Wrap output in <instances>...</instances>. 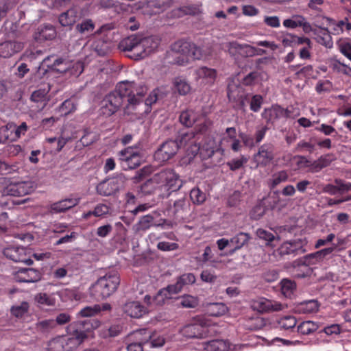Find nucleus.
I'll list each match as a JSON object with an SVG mask.
<instances>
[{"instance_id":"41","label":"nucleus","mask_w":351,"mask_h":351,"mask_svg":"<svg viewBox=\"0 0 351 351\" xmlns=\"http://www.w3.org/2000/svg\"><path fill=\"white\" fill-rule=\"evenodd\" d=\"M35 301L42 306H54L56 300L53 294L39 293L35 295Z\"/></svg>"},{"instance_id":"18","label":"nucleus","mask_w":351,"mask_h":351,"mask_svg":"<svg viewBox=\"0 0 351 351\" xmlns=\"http://www.w3.org/2000/svg\"><path fill=\"white\" fill-rule=\"evenodd\" d=\"M283 25L289 29L302 27L305 34H309L313 30L311 24L307 21L306 18L299 14L293 15L291 18L284 20Z\"/></svg>"},{"instance_id":"28","label":"nucleus","mask_w":351,"mask_h":351,"mask_svg":"<svg viewBox=\"0 0 351 351\" xmlns=\"http://www.w3.org/2000/svg\"><path fill=\"white\" fill-rule=\"evenodd\" d=\"M80 17L75 8H71L59 16V22L62 26H72Z\"/></svg>"},{"instance_id":"46","label":"nucleus","mask_w":351,"mask_h":351,"mask_svg":"<svg viewBox=\"0 0 351 351\" xmlns=\"http://www.w3.org/2000/svg\"><path fill=\"white\" fill-rule=\"evenodd\" d=\"M141 40L148 56L158 48L160 41L157 36L143 37L141 36Z\"/></svg>"},{"instance_id":"12","label":"nucleus","mask_w":351,"mask_h":351,"mask_svg":"<svg viewBox=\"0 0 351 351\" xmlns=\"http://www.w3.org/2000/svg\"><path fill=\"white\" fill-rule=\"evenodd\" d=\"M34 190V182L25 181L8 184L3 189V194L10 196H23Z\"/></svg>"},{"instance_id":"25","label":"nucleus","mask_w":351,"mask_h":351,"mask_svg":"<svg viewBox=\"0 0 351 351\" xmlns=\"http://www.w3.org/2000/svg\"><path fill=\"white\" fill-rule=\"evenodd\" d=\"M326 20L332 33L335 35H339L344 32L349 33L351 30V21L348 17H344L339 21H335L330 18H326Z\"/></svg>"},{"instance_id":"21","label":"nucleus","mask_w":351,"mask_h":351,"mask_svg":"<svg viewBox=\"0 0 351 351\" xmlns=\"http://www.w3.org/2000/svg\"><path fill=\"white\" fill-rule=\"evenodd\" d=\"M183 285L179 280L173 285H170L167 287L160 289L155 295V300L157 304H163L167 299L171 298L172 295L178 293L182 291Z\"/></svg>"},{"instance_id":"37","label":"nucleus","mask_w":351,"mask_h":351,"mask_svg":"<svg viewBox=\"0 0 351 351\" xmlns=\"http://www.w3.org/2000/svg\"><path fill=\"white\" fill-rule=\"evenodd\" d=\"M297 324V320L292 315H286L280 318L277 322V328L280 330L289 331L293 330Z\"/></svg>"},{"instance_id":"48","label":"nucleus","mask_w":351,"mask_h":351,"mask_svg":"<svg viewBox=\"0 0 351 351\" xmlns=\"http://www.w3.org/2000/svg\"><path fill=\"white\" fill-rule=\"evenodd\" d=\"M150 337V332L147 329H141L134 331L131 335V338L134 339L136 341L134 343H141L143 347V344L149 343V338Z\"/></svg>"},{"instance_id":"61","label":"nucleus","mask_w":351,"mask_h":351,"mask_svg":"<svg viewBox=\"0 0 351 351\" xmlns=\"http://www.w3.org/2000/svg\"><path fill=\"white\" fill-rule=\"evenodd\" d=\"M165 343V339L162 335L157 333H150V337L149 338V343L152 348H159L162 347Z\"/></svg>"},{"instance_id":"22","label":"nucleus","mask_w":351,"mask_h":351,"mask_svg":"<svg viewBox=\"0 0 351 351\" xmlns=\"http://www.w3.org/2000/svg\"><path fill=\"white\" fill-rule=\"evenodd\" d=\"M298 159V164L303 165L304 167H308L309 171L315 173L319 171L324 167H326L330 164V160L326 156H321L317 160L310 162L304 156H298L295 157Z\"/></svg>"},{"instance_id":"62","label":"nucleus","mask_w":351,"mask_h":351,"mask_svg":"<svg viewBox=\"0 0 351 351\" xmlns=\"http://www.w3.org/2000/svg\"><path fill=\"white\" fill-rule=\"evenodd\" d=\"M242 47L243 45H241L237 42H230L228 43L227 45V48L229 53L234 58L241 56Z\"/></svg>"},{"instance_id":"23","label":"nucleus","mask_w":351,"mask_h":351,"mask_svg":"<svg viewBox=\"0 0 351 351\" xmlns=\"http://www.w3.org/2000/svg\"><path fill=\"white\" fill-rule=\"evenodd\" d=\"M24 45L21 42L5 41L0 43V57L9 58L23 49Z\"/></svg>"},{"instance_id":"38","label":"nucleus","mask_w":351,"mask_h":351,"mask_svg":"<svg viewBox=\"0 0 351 351\" xmlns=\"http://www.w3.org/2000/svg\"><path fill=\"white\" fill-rule=\"evenodd\" d=\"M319 326L318 323L313 321L307 320L301 322L298 326L297 329L298 332L302 335H310L315 332L319 328Z\"/></svg>"},{"instance_id":"5","label":"nucleus","mask_w":351,"mask_h":351,"mask_svg":"<svg viewBox=\"0 0 351 351\" xmlns=\"http://www.w3.org/2000/svg\"><path fill=\"white\" fill-rule=\"evenodd\" d=\"M180 123L186 127H191L196 123V130L197 132H203L210 125L206 116L193 109L189 108L181 112L180 115Z\"/></svg>"},{"instance_id":"52","label":"nucleus","mask_w":351,"mask_h":351,"mask_svg":"<svg viewBox=\"0 0 351 351\" xmlns=\"http://www.w3.org/2000/svg\"><path fill=\"white\" fill-rule=\"evenodd\" d=\"M167 176V169L156 173L149 182L156 185V187L162 188L165 189Z\"/></svg>"},{"instance_id":"13","label":"nucleus","mask_w":351,"mask_h":351,"mask_svg":"<svg viewBox=\"0 0 351 351\" xmlns=\"http://www.w3.org/2000/svg\"><path fill=\"white\" fill-rule=\"evenodd\" d=\"M3 254L14 262L24 263L27 265H31L33 263V261L27 256V250L23 247H8L3 250Z\"/></svg>"},{"instance_id":"39","label":"nucleus","mask_w":351,"mask_h":351,"mask_svg":"<svg viewBox=\"0 0 351 351\" xmlns=\"http://www.w3.org/2000/svg\"><path fill=\"white\" fill-rule=\"evenodd\" d=\"M31 99L36 104H38V111H41L47 104V93L45 90H37L33 92L31 95Z\"/></svg>"},{"instance_id":"44","label":"nucleus","mask_w":351,"mask_h":351,"mask_svg":"<svg viewBox=\"0 0 351 351\" xmlns=\"http://www.w3.org/2000/svg\"><path fill=\"white\" fill-rule=\"evenodd\" d=\"M77 109V103L73 99H66L57 108L60 116H66L70 113L75 112Z\"/></svg>"},{"instance_id":"58","label":"nucleus","mask_w":351,"mask_h":351,"mask_svg":"<svg viewBox=\"0 0 351 351\" xmlns=\"http://www.w3.org/2000/svg\"><path fill=\"white\" fill-rule=\"evenodd\" d=\"M94 29L95 25L91 19L84 20L76 26V29L81 34L91 33Z\"/></svg>"},{"instance_id":"24","label":"nucleus","mask_w":351,"mask_h":351,"mask_svg":"<svg viewBox=\"0 0 351 351\" xmlns=\"http://www.w3.org/2000/svg\"><path fill=\"white\" fill-rule=\"evenodd\" d=\"M123 311L131 317L140 318L148 313V309L138 301H130L124 304Z\"/></svg>"},{"instance_id":"59","label":"nucleus","mask_w":351,"mask_h":351,"mask_svg":"<svg viewBox=\"0 0 351 351\" xmlns=\"http://www.w3.org/2000/svg\"><path fill=\"white\" fill-rule=\"evenodd\" d=\"M256 235L260 239L265 241L266 245H271V243L275 240V236L271 231L263 228L257 229Z\"/></svg>"},{"instance_id":"11","label":"nucleus","mask_w":351,"mask_h":351,"mask_svg":"<svg viewBox=\"0 0 351 351\" xmlns=\"http://www.w3.org/2000/svg\"><path fill=\"white\" fill-rule=\"evenodd\" d=\"M336 248L337 246H331L322 249L314 253L308 254L301 258L299 261V263L302 265L308 267L318 265L321 263L326 256L331 254Z\"/></svg>"},{"instance_id":"32","label":"nucleus","mask_w":351,"mask_h":351,"mask_svg":"<svg viewBox=\"0 0 351 351\" xmlns=\"http://www.w3.org/2000/svg\"><path fill=\"white\" fill-rule=\"evenodd\" d=\"M154 225V217L146 215L141 217L138 221L132 227L135 234H142L148 230Z\"/></svg>"},{"instance_id":"56","label":"nucleus","mask_w":351,"mask_h":351,"mask_svg":"<svg viewBox=\"0 0 351 351\" xmlns=\"http://www.w3.org/2000/svg\"><path fill=\"white\" fill-rule=\"evenodd\" d=\"M29 307V304L27 302H23L19 305L13 306L11 308V313L16 317H22L27 313Z\"/></svg>"},{"instance_id":"6","label":"nucleus","mask_w":351,"mask_h":351,"mask_svg":"<svg viewBox=\"0 0 351 351\" xmlns=\"http://www.w3.org/2000/svg\"><path fill=\"white\" fill-rule=\"evenodd\" d=\"M194 49L195 43L184 40H179L171 46V51L179 55L175 62L180 66H185L193 60Z\"/></svg>"},{"instance_id":"27","label":"nucleus","mask_w":351,"mask_h":351,"mask_svg":"<svg viewBox=\"0 0 351 351\" xmlns=\"http://www.w3.org/2000/svg\"><path fill=\"white\" fill-rule=\"evenodd\" d=\"M250 235L245 232H239L230 239V246L233 247L228 252V255H232L236 251L242 248L246 245L250 239Z\"/></svg>"},{"instance_id":"63","label":"nucleus","mask_w":351,"mask_h":351,"mask_svg":"<svg viewBox=\"0 0 351 351\" xmlns=\"http://www.w3.org/2000/svg\"><path fill=\"white\" fill-rule=\"evenodd\" d=\"M191 200L195 204H202L206 199L205 193L201 191L198 188L193 189L190 193Z\"/></svg>"},{"instance_id":"14","label":"nucleus","mask_w":351,"mask_h":351,"mask_svg":"<svg viewBox=\"0 0 351 351\" xmlns=\"http://www.w3.org/2000/svg\"><path fill=\"white\" fill-rule=\"evenodd\" d=\"M207 326L206 322L199 319L198 323L184 326L180 330V333L187 338H203L208 334Z\"/></svg>"},{"instance_id":"8","label":"nucleus","mask_w":351,"mask_h":351,"mask_svg":"<svg viewBox=\"0 0 351 351\" xmlns=\"http://www.w3.org/2000/svg\"><path fill=\"white\" fill-rule=\"evenodd\" d=\"M250 305L254 311H256L259 313L280 311L287 307V305H285L280 302L269 300L262 297L252 300Z\"/></svg>"},{"instance_id":"4","label":"nucleus","mask_w":351,"mask_h":351,"mask_svg":"<svg viewBox=\"0 0 351 351\" xmlns=\"http://www.w3.org/2000/svg\"><path fill=\"white\" fill-rule=\"evenodd\" d=\"M119 49L128 52L127 56L131 59L141 60L148 56L141 35H132L122 40L119 43Z\"/></svg>"},{"instance_id":"60","label":"nucleus","mask_w":351,"mask_h":351,"mask_svg":"<svg viewBox=\"0 0 351 351\" xmlns=\"http://www.w3.org/2000/svg\"><path fill=\"white\" fill-rule=\"evenodd\" d=\"M248 161V158L245 156H241L239 158H234L227 162V165L232 171L237 170L241 168Z\"/></svg>"},{"instance_id":"55","label":"nucleus","mask_w":351,"mask_h":351,"mask_svg":"<svg viewBox=\"0 0 351 351\" xmlns=\"http://www.w3.org/2000/svg\"><path fill=\"white\" fill-rule=\"evenodd\" d=\"M198 303V298L191 295H184L180 298V305L183 308H195Z\"/></svg>"},{"instance_id":"33","label":"nucleus","mask_w":351,"mask_h":351,"mask_svg":"<svg viewBox=\"0 0 351 351\" xmlns=\"http://www.w3.org/2000/svg\"><path fill=\"white\" fill-rule=\"evenodd\" d=\"M267 80V74L265 71H255L248 73L243 80L245 86H253Z\"/></svg>"},{"instance_id":"64","label":"nucleus","mask_w":351,"mask_h":351,"mask_svg":"<svg viewBox=\"0 0 351 351\" xmlns=\"http://www.w3.org/2000/svg\"><path fill=\"white\" fill-rule=\"evenodd\" d=\"M96 140V135L88 130L84 131V135L80 138V142L84 146L92 144Z\"/></svg>"},{"instance_id":"42","label":"nucleus","mask_w":351,"mask_h":351,"mask_svg":"<svg viewBox=\"0 0 351 351\" xmlns=\"http://www.w3.org/2000/svg\"><path fill=\"white\" fill-rule=\"evenodd\" d=\"M180 145L190 146L193 154H195L199 149V146L196 144L195 140V134L193 132L182 135L180 138Z\"/></svg>"},{"instance_id":"17","label":"nucleus","mask_w":351,"mask_h":351,"mask_svg":"<svg viewBox=\"0 0 351 351\" xmlns=\"http://www.w3.org/2000/svg\"><path fill=\"white\" fill-rule=\"evenodd\" d=\"M274 146L271 144H263L258 152L254 156V161L256 166H266L274 159Z\"/></svg>"},{"instance_id":"3","label":"nucleus","mask_w":351,"mask_h":351,"mask_svg":"<svg viewBox=\"0 0 351 351\" xmlns=\"http://www.w3.org/2000/svg\"><path fill=\"white\" fill-rule=\"evenodd\" d=\"M83 322H73L68 327V333L62 335L65 351H75L88 338V330L83 329Z\"/></svg>"},{"instance_id":"7","label":"nucleus","mask_w":351,"mask_h":351,"mask_svg":"<svg viewBox=\"0 0 351 351\" xmlns=\"http://www.w3.org/2000/svg\"><path fill=\"white\" fill-rule=\"evenodd\" d=\"M119 160L126 169L137 168L143 161V152L137 145L130 146L119 152Z\"/></svg>"},{"instance_id":"19","label":"nucleus","mask_w":351,"mask_h":351,"mask_svg":"<svg viewBox=\"0 0 351 351\" xmlns=\"http://www.w3.org/2000/svg\"><path fill=\"white\" fill-rule=\"evenodd\" d=\"M41 278L40 273L33 268L19 269L14 274V279L19 282H35Z\"/></svg>"},{"instance_id":"16","label":"nucleus","mask_w":351,"mask_h":351,"mask_svg":"<svg viewBox=\"0 0 351 351\" xmlns=\"http://www.w3.org/2000/svg\"><path fill=\"white\" fill-rule=\"evenodd\" d=\"M80 199L79 197L71 195L69 197L51 204L49 207V211L51 214L64 213L77 206L80 203Z\"/></svg>"},{"instance_id":"34","label":"nucleus","mask_w":351,"mask_h":351,"mask_svg":"<svg viewBox=\"0 0 351 351\" xmlns=\"http://www.w3.org/2000/svg\"><path fill=\"white\" fill-rule=\"evenodd\" d=\"M204 348L206 351H228L230 344L226 340L215 339L205 343Z\"/></svg>"},{"instance_id":"53","label":"nucleus","mask_w":351,"mask_h":351,"mask_svg":"<svg viewBox=\"0 0 351 351\" xmlns=\"http://www.w3.org/2000/svg\"><path fill=\"white\" fill-rule=\"evenodd\" d=\"M101 312V305L95 304L93 306H87L80 310L78 315L82 317H92L97 315Z\"/></svg>"},{"instance_id":"57","label":"nucleus","mask_w":351,"mask_h":351,"mask_svg":"<svg viewBox=\"0 0 351 351\" xmlns=\"http://www.w3.org/2000/svg\"><path fill=\"white\" fill-rule=\"evenodd\" d=\"M64 60L62 58H58L56 56H50L43 60L42 64L44 66H47L52 69H56V66L62 64Z\"/></svg>"},{"instance_id":"10","label":"nucleus","mask_w":351,"mask_h":351,"mask_svg":"<svg viewBox=\"0 0 351 351\" xmlns=\"http://www.w3.org/2000/svg\"><path fill=\"white\" fill-rule=\"evenodd\" d=\"M124 182V176L120 175L99 183L97 186V191L104 196L112 195L123 186Z\"/></svg>"},{"instance_id":"15","label":"nucleus","mask_w":351,"mask_h":351,"mask_svg":"<svg viewBox=\"0 0 351 351\" xmlns=\"http://www.w3.org/2000/svg\"><path fill=\"white\" fill-rule=\"evenodd\" d=\"M195 80L201 85L212 86L216 81L217 72L215 69L200 66L194 72Z\"/></svg>"},{"instance_id":"51","label":"nucleus","mask_w":351,"mask_h":351,"mask_svg":"<svg viewBox=\"0 0 351 351\" xmlns=\"http://www.w3.org/2000/svg\"><path fill=\"white\" fill-rule=\"evenodd\" d=\"M56 327V322L53 319L38 322L36 325V330L42 333H48Z\"/></svg>"},{"instance_id":"36","label":"nucleus","mask_w":351,"mask_h":351,"mask_svg":"<svg viewBox=\"0 0 351 351\" xmlns=\"http://www.w3.org/2000/svg\"><path fill=\"white\" fill-rule=\"evenodd\" d=\"M289 179L287 171L281 170L273 173L268 180V186L271 189H274L281 183L285 182Z\"/></svg>"},{"instance_id":"9","label":"nucleus","mask_w":351,"mask_h":351,"mask_svg":"<svg viewBox=\"0 0 351 351\" xmlns=\"http://www.w3.org/2000/svg\"><path fill=\"white\" fill-rule=\"evenodd\" d=\"M179 149L178 143L175 141H167L163 143L155 152L154 160L159 163L165 162L171 159Z\"/></svg>"},{"instance_id":"54","label":"nucleus","mask_w":351,"mask_h":351,"mask_svg":"<svg viewBox=\"0 0 351 351\" xmlns=\"http://www.w3.org/2000/svg\"><path fill=\"white\" fill-rule=\"evenodd\" d=\"M48 351H65L62 336L51 339L47 343Z\"/></svg>"},{"instance_id":"2","label":"nucleus","mask_w":351,"mask_h":351,"mask_svg":"<svg viewBox=\"0 0 351 351\" xmlns=\"http://www.w3.org/2000/svg\"><path fill=\"white\" fill-rule=\"evenodd\" d=\"M120 283L118 274L112 271L100 277L90 288V295L97 301L104 300L114 293Z\"/></svg>"},{"instance_id":"35","label":"nucleus","mask_w":351,"mask_h":351,"mask_svg":"<svg viewBox=\"0 0 351 351\" xmlns=\"http://www.w3.org/2000/svg\"><path fill=\"white\" fill-rule=\"evenodd\" d=\"M173 87L175 92L180 95H186L190 93L191 87L189 82L182 77H175L173 81Z\"/></svg>"},{"instance_id":"30","label":"nucleus","mask_w":351,"mask_h":351,"mask_svg":"<svg viewBox=\"0 0 351 351\" xmlns=\"http://www.w3.org/2000/svg\"><path fill=\"white\" fill-rule=\"evenodd\" d=\"M165 182V191H176L182 185V182L179 176L172 169H167V180Z\"/></svg>"},{"instance_id":"47","label":"nucleus","mask_w":351,"mask_h":351,"mask_svg":"<svg viewBox=\"0 0 351 351\" xmlns=\"http://www.w3.org/2000/svg\"><path fill=\"white\" fill-rule=\"evenodd\" d=\"M38 34L40 40H52L56 36V31L53 25H45L38 28Z\"/></svg>"},{"instance_id":"49","label":"nucleus","mask_w":351,"mask_h":351,"mask_svg":"<svg viewBox=\"0 0 351 351\" xmlns=\"http://www.w3.org/2000/svg\"><path fill=\"white\" fill-rule=\"evenodd\" d=\"M337 46L339 51L351 61V40L341 38L337 42Z\"/></svg>"},{"instance_id":"20","label":"nucleus","mask_w":351,"mask_h":351,"mask_svg":"<svg viewBox=\"0 0 351 351\" xmlns=\"http://www.w3.org/2000/svg\"><path fill=\"white\" fill-rule=\"evenodd\" d=\"M262 117L265 119L267 123H271L280 118H291V116L289 108L284 109L276 105L269 108L265 109L262 112Z\"/></svg>"},{"instance_id":"50","label":"nucleus","mask_w":351,"mask_h":351,"mask_svg":"<svg viewBox=\"0 0 351 351\" xmlns=\"http://www.w3.org/2000/svg\"><path fill=\"white\" fill-rule=\"evenodd\" d=\"M296 289V285L294 282L283 279L281 281V291L283 295L286 298H291Z\"/></svg>"},{"instance_id":"31","label":"nucleus","mask_w":351,"mask_h":351,"mask_svg":"<svg viewBox=\"0 0 351 351\" xmlns=\"http://www.w3.org/2000/svg\"><path fill=\"white\" fill-rule=\"evenodd\" d=\"M302 250V243L300 240H293L283 243L280 248L279 252L282 255L296 254Z\"/></svg>"},{"instance_id":"43","label":"nucleus","mask_w":351,"mask_h":351,"mask_svg":"<svg viewBox=\"0 0 351 351\" xmlns=\"http://www.w3.org/2000/svg\"><path fill=\"white\" fill-rule=\"evenodd\" d=\"M84 49L90 48L93 50L95 54L98 56H104L108 51V44L102 39H97L94 40L90 45H86Z\"/></svg>"},{"instance_id":"40","label":"nucleus","mask_w":351,"mask_h":351,"mask_svg":"<svg viewBox=\"0 0 351 351\" xmlns=\"http://www.w3.org/2000/svg\"><path fill=\"white\" fill-rule=\"evenodd\" d=\"M193 55V60H207L212 55V49L210 46L199 47L195 44Z\"/></svg>"},{"instance_id":"26","label":"nucleus","mask_w":351,"mask_h":351,"mask_svg":"<svg viewBox=\"0 0 351 351\" xmlns=\"http://www.w3.org/2000/svg\"><path fill=\"white\" fill-rule=\"evenodd\" d=\"M313 33L315 40L320 45L326 48H332L333 42L330 32L326 28H313L311 32Z\"/></svg>"},{"instance_id":"29","label":"nucleus","mask_w":351,"mask_h":351,"mask_svg":"<svg viewBox=\"0 0 351 351\" xmlns=\"http://www.w3.org/2000/svg\"><path fill=\"white\" fill-rule=\"evenodd\" d=\"M319 309L317 300H310L301 302L295 305V311L300 314H310L316 313Z\"/></svg>"},{"instance_id":"1","label":"nucleus","mask_w":351,"mask_h":351,"mask_svg":"<svg viewBox=\"0 0 351 351\" xmlns=\"http://www.w3.org/2000/svg\"><path fill=\"white\" fill-rule=\"evenodd\" d=\"M147 91L143 84L134 82H121L114 91L106 95L101 101L100 111L105 117H110L117 112L123 104L124 98L130 105L139 104Z\"/></svg>"},{"instance_id":"45","label":"nucleus","mask_w":351,"mask_h":351,"mask_svg":"<svg viewBox=\"0 0 351 351\" xmlns=\"http://www.w3.org/2000/svg\"><path fill=\"white\" fill-rule=\"evenodd\" d=\"M206 311L210 316L219 317L228 311V308L223 303H213L208 305Z\"/></svg>"}]
</instances>
